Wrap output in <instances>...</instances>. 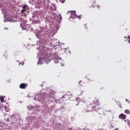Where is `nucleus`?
Returning a JSON list of instances; mask_svg holds the SVG:
<instances>
[{"label": "nucleus", "instance_id": "f257e3e1", "mask_svg": "<svg viewBox=\"0 0 130 130\" xmlns=\"http://www.w3.org/2000/svg\"><path fill=\"white\" fill-rule=\"evenodd\" d=\"M88 108L89 110H87L86 112H90V111L93 112V110L95 112H98L97 110L99 109V101L95 100L92 104H89Z\"/></svg>", "mask_w": 130, "mask_h": 130}, {"label": "nucleus", "instance_id": "f03ea898", "mask_svg": "<svg viewBox=\"0 0 130 130\" xmlns=\"http://www.w3.org/2000/svg\"><path fill=\"white\" fill-rule=\"evenodd\" d=\"M63 97L66 98V99H71V98H73V95L70 93H68L67 94L63 95Z\"/></svg>", "mask_w": 130, "mask_h": 130}, {"label": "nucleus", "instance_id": "7ed1b4c3", "mask_svg": "<svg viewBox=\"0 0 130 130\" xmlns=\"http://www.w3.org/2000/svg\"><path fill=\"white\" fill-rule=\"evenodd\" d=\"M71 15L70 16V18H71L72 19H75V18H76V17H77V15H76L75 11H71Z\"/></svg>", "mask_w": 130, "mask_h": 130}, {"label": "nucleus", "instance_id": "20e7f679", "mask_svg": "<svg viewBox=\"0 0 130 130\" xmlns=\"http://www.w3.org/2000/svg\"><path fill=\"white\" fill-rule=\"evenodd\" d=\"M27 86H28V84H25V83H21L20 84L19 86V88L20 89H26L27 88Z\"/></svg>", "mask_w": 130, "mask_h": 130}, {"label": "nucleus", "instance_id": "39448f33", "mask_svg": "<svg viewBox=\"0 0 130 130\" xmlns=\"http://www.w3.org/2000/svg\"><path fill=\"white\" fill-rule=\"evenodd\" d=\"M119 118L120 119H126V115L123 113H122L119 115Z\"/></svg>", "mask_w": 130, "mask_h": 130}, {"label": "nucleus", "instance_id": "423d86ee", "mask_svg": "<svg viewBox=\"0 0 130 130\" xmlns=\"http://www.w3.org/2000/svg\"><path fill=\"white\" fill-rule=\"evenodd\" d=\"M92 7L93 8H96V9H99L100 8L99 5H97V3L95 2L92 3Z\"/></svg>", "mask_w": 130, "mask_h": 130}, {"label": "nucleus", "instance_id": "0eeeda50", "mask_svg": "<svg viewBox=\"0 0 130 130\" xmlns=\"http://www.w3.org/2000/svg\"><path fill=\"white\" fill-rule=\"evenodd\" d=\"M26 8H28V6L25 5L24 6H23L22 7V10H21V13H24V12H26Z\"/></svg>", "mask_w": 130, "mask_h": 130}, {"label": "nucleus", "instance_id": "6e6552de", "mask_svg": "<svg viewBox=\"0 0 130 130\" xmlns=\"http://www.w3.org/2000/svg\"><path fill=\"white\" fill-rule=\"evenodd\" d=\"M48 98L49 99H51V98L54 99V98L53 97V94H52L51 93H49L48 94Z\"/></svg>", "mask_w": 130, "mask_h": 130}, {"label": "nucleus", "instance_id": "1a4fd4ad", "mask_svg": "<svg viewBox=\"0 0 130 130\" xmlns=\"http://www.w3.org/2000/svg\"><path fill=\"white\" fill-rule=\"evenodd\" d=\"M45 61H46V63L47 64H48L49 63V62H50V58L48 57V58H45Z\"/></svg>", "mask_w": 130, "mask_h": 130}, {"label": "nucleus", "instance_id": "9d476101", "mask_svg": "<svg viewBox=\"0 0 130 130\" xmlns=\"http://www.w3.org/2000/svg\"><path fill=\"white\" fill-rule=\"evenodd\" d=\"M57 3H60L61 4H63L66 2V0H56Z\"/></svg>", "mask_w": 130, "mask_h": 130}, {"label": "nucleus", "instance_id": "9b49d317", "mask_svg": "<svg viewBox=\"0 0 130 130\" xmlns=\"http://www.w3.org/2000/svg\"><path fill=\"white\" fill-rule=\"evenodd\" d=\"M124 113H125L126 114H130V111L128 110H125L124 111Z\"/></svg>", "mask_w": 130, "mask_h": 130}, {"label": "nucleus", "instance_id": "f8f14e48", "mask_svg": "<svg viewBox=\"0 0 130 130\" xmlns=\"http://www.w3.org/2000/svg\"><path fill=\"white\" fill-rule=\"evenodd\" d=\"M76 18H78V19H79V20H81V19H82V15L76 16Z\"/></svg>", "mask_w": 130, "mask_h": 130}, {"label": "nucleus", "instance_id": "ddd939ff", "mask_svg": "<svg viewBox=\"0 0 130 130\" xmlns=\"http://www.w3.org/2000/svg\"><path fill=\"white\" fill-rule=\"evenodd\" d=\"M0 100L1 101V102H4V100H5V98H4V97H1L0 98Z\"/></svg>", "mask_w": 130, "mask_h": 130}, {"label": "nucleus", "instance_id": "4468645a", "mask_svg": "<svg viewBox=\"0 0 130 130\" xmlns=\"http://www.w3.org/2000/svg\"><path fill=\"white\" fill-rule=\"evenodd\" d=\"M24 63H25L24 62V61H22L20 63H19V64H21L22 66H24Z\"/></svg>", "mask_w": 130, "mask_h": 130}, {"label": "nucleus", "instance_id": "2eb2a0df", "mask_svg": "<svg viewBox=\"0 0 130 130\" xmlns=\"http://www.w3.org/2000/svg\"><path fill=\"white\" fill-rule=\"evenodd\" d=\"M127 38H128V43H130V37H129V36H127Z\"/></svg>", "mask_w": 130, "mask_h": 130}, {"label": "nucleus", "instance_id": "dca6fc26", "mask_svg": "<svg viewBox=\"0 0 130 130\" xmlns=\"http://www.w3.org/2000/svg\"><path fill=\"white\" fill-rule=\"evenodd\" d=\"M38 63V64H42V63L41 62V60H39Z\"/></svg>", "mask_w": 130, "mask_h": 130}, {"label": "nucleus", "instance_id": "f3484780", "mask_svg": "<svg viewBox=\"0 0 130 130\" xmlns=\"http://www.w3.org/2000/svg\"><path fill=\"white\" fill-rule=\"evenodd\" d=\"M0 111H3V107L0 106Z\"/></svg>", "mask_w": 130, "mask_h": 130}, {"label": "nucleus", "instance_id": "a211bd4d", "mask_svg": "<svg viewBox=\"0 0 130 130\" xmlns=\"http://www.w3.org/2000/svg\"><path fill=\"white\" fill-rule=\"evenodd\" d=\"M4 29H8V28H7V27H6V28H5Z\"/></svg>", "mask_w": 130, "mask_h": 130}, {"label": "nucleus", "instance_id": "6ab92c4d", "mask_svg": "<svg viewBox=\"0 0 130 130\" xmlns=\"http://www.w3.org/2000/svg\"><path fill=\"white\" fill-rule=\"evenodd\" d=\"M22 29H24V27H22Z\"/></svg>", "mask_w": 130, "mask_h": 130}, {"label": "nucleus", "instance_id": "aec40b11", "mask_svg": "<svg viewBox=\"0 0 130 130\" xmlns=\"http://www.w3.org/2000/svg\"><path fill=\"white\" fill-rule=\"evenodd\" d=\"M124 38H125V39H126V37H125Z\"/></svg>", "mask_w": 130, "mask_h": 130}, {"label": "nucleus", "instance_id": "412c9836", "mask_svg": "<svg viewBox=\"0 0 130 130\" xmlns=\"http://www.w3.org/2000/svg\"><path fill=\"white\" fill-rule=\"evenodd\" d=\"M20 25H21V26L22 27V24H21Z\"/></svg>", "mask_w": 130, "mask_h": 130}, {"label": "nucleus", "instance_id": "4be33fe9", "mask_svg": "<svg viewBox=\"0 0 130 130\" xmlns=\"http://www.w3.org/2000/svg\"><path fill=\"white\" fill-rule=\"evenodd\" d=\"M126 101H127V100L126 99Z\"/></svg>", "mask_w": 130, "mask_h": 130}, {"label": "nucleus", "instance_id": "5701e85b", "mask_svg": "<svg viewBox=\"0 0 130 130\" xmlns=\"http://www.w3.org/2000/svg\"><path fill=\"white\" fill-rule=\"evenodd\" d=\"M128 101V102H129H129H130L129 101Z\"/></svg>", "mask_w": 130, "mask_h": 130}]
</instances>
